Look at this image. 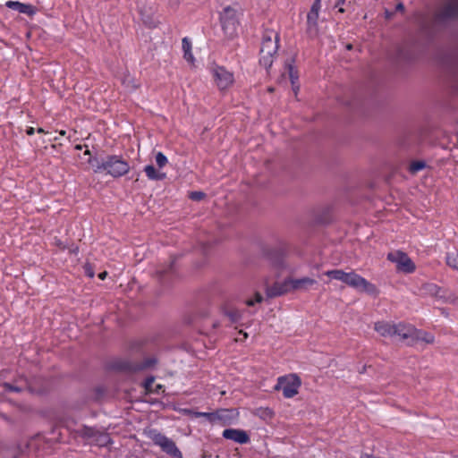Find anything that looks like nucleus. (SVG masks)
<instances>
[{
    "label": "nucleus",
    "mask_w": 458,
    "mask_h": 458,
    "mask_svg": "<svg viewBox=\"0 0 458 458\" xmlns=\"http://www.w3.org/2000/svg\"><path fill=\"white\" fill-rule=\"evenodd\" d=\"M95 173H103L109 174L114 178L121 177L130 171V165L126 159L121 156L110 155L102 161L97 158L89 159Z\"/></svg>",
    "instance_id": "nucleus-1"
},
{
    "label": "nucleus",
    "mask_w": 458,
    "mask_h": 458,
    "mask_svg": "<svg viewBox=\"0 0 458 458\" xmlns=\"http://www.w3.org/2000/svg\"><path fill=\"white\" fill-rule=\"evenodd\" d=\"M325 275L332 279L341 281L358 291L365 292L369 294L377 293V289L375 284L369 283L354 271L347 273L341 269H333L326 271Z\"/></svg>",
    "instance_id": "nucleus-2"
},
{
    "label": "nucleus",
    "mask_w": 458,
    "mask_h": 458,
    "mask_svg": "<svg viewBox=\"0 0 458 458\" xmlns=\"http://www.w3.org/2000/svg\"><path fill=\"white\" fill-rule=\"evenodd\" d=\"M279 34L273 30H266L262 36L259 51V64L265 69L271 67L278 50Z\"/></svg>",
    "instance_id": "nucleus-3"
},
{
    "label": "nucleus",
    "mask_w": 458,
    "mask_h": 458,
    "mask_svg": "<svg viewBox=\"0 0 458 458\" xmlns=\"http://www.w3.org/2000/svg\"><path fill=\"white\" fill-rule=\"evenodd\" d=\"M147 437L154 443V445L160 447V449L171 458H182V454L177 447L175 442L159 432L157 429H149L147 432Z\"/></svg>",
    "instance_id": "nucleus-4"
},
{
    "label": "nucleus",
    "mask_w": 458,
    "mask_h": 458,
    "mask_svg": "<svg viewBox=\"0 0 458 458\" xmlns=\"http://www.w3.org/2000/svg\"><path fill=\"white\" fill-rule=\"evenodd\" d=\"M408 324H392L386 321H378L374 324V329L383 337L394 338L396 341L405 342Z\"/></svg>",
    "instance_id": "nucleus-5"
},
{
    "label": "nucleus",
    "mask_w": 458,
    "mask_h": 458,
    "mask_svg": "<svg viewBox=\"0 0 458 458\" xmlns=\"http://www.w3.org/2000/svg\"><path fill=\"white\" fill-rule=\"evenodd\" d=\"M220 21L225 34L230 38L236 35L239 25L238 13L231 6L224 8L220 13Z\"/></svg>",
    "instance_id": "nucleus-6"
},
{
    "label": "nucleus",
    "mask_w": 458,
    "mask_h": 458,
    "mask_svg": "<svg viewBox=\"0 0 458 458\" xmlns=\"http://www.w3.org/2000/svg\"><path fill=\"white\" fill-rule=\"evenodd\" d=\"M386 259L395 264L396 270L404 274H411L416 270V265L409 256L402 250L390 251Z\"/></svg>",
    "instance_id": "nucleus-7"
},
{
    "label": "nucleus",
    "mask_w": 458,
    "mask_h": 458,
    "mask_svg": "<svg viewBox=\"0 0 458 458\" xmlns=\"http://www.w3.org/2000/svg\"><path fill=\"white\" fill-rule=\"evenodd\" d=\"M301 385L300 377L295 374H290L280 377L275 389H281L285 398H293L298 394Z\"/></svg>",
    "instance_id": "nucleus-8"
},
{
    "label": "nucleus",
    "mask_w": 458,
    "mask_h": 458,
    "mask_svg": "<svg viewBox=\"0 0 458 458\" xmlns=\"http://www.w3.org/2000/svg\"><path fill=\"white\" fill-rule=\"evenodd\" d=\"M78 433L81 437L90 440L92 443L101 447L112 444V439L107 433L101 432L94 428L82 426L78 430Z\"/></svg>",
    "instance_id": "nucleus-9"
},
{
    "label": "nucleus",
    "mask_w": 458,
    "mask_h": 458,
    "mask_svg": "<svg viewBox=\"0 0 458 458\" xmlns=\"http://www.w3.org/2000/svg\"><path fill=\"white\" fill-rule=\"evenodd\" d=\"M458 18V0H445L435 13L437 23H443Z\"/></svg>",
    "instance_id": "nucleus-10"
},
{
    "label": "nucleus",
    "mask_w": 458,
    "mask_h": 458,
    "mask_svg": "<svg viewBox=\"0 0 458 458\" xmlns=\"http://www.w3.org/2000/svg\"><path fill=\"white\" fill-rule=\"evenodd\" d=\"M407 330L408 332L405 339V343L407 344L411 345L419 341L424 342L426 344H433L435 341V337L432 334L426 331L416 329L411 325H408Z\"/></svg>",
    "instance_id": "nucleus-11"
},
{
    "label": "nucleus",
    "mask_w": 458,
    "mask_h": 458,
    "mask_svg": "<svg viewBox=\"0 0 458 458\" xmlns=\"http://www.w3.org/2000/svg\"><path fill=\"white\" fill-rule=\"evenodd\" d=\"M213 76L220 89L229 88L233 82V75L224 67H216L213 71Z\"/></svg>",
    "instance_id": "nucleus-12"
},
{
    "label": "nucleus",
    "mask_w": 458,
    "mask_h": 458,
    "mask_svg": "<svg viewBox=\"0 0 458 458\" xmlns=\"http://www.w3.org/2000/svg\"><path fill=\"white\" fill-rule=\"evenodd\" d=\"M419 291H420V294L422 296H431L433 298L439 299V300L445 298L444 290L433 283L423 284L420 287Z\"/></svg>",
    "instance_id": "nucleus-13"
},
{
    "label": "nucleus",
    "mask_w": 458,
    "mask_h": 458,
    "mask_svg": "<svg viewBox=\"0 0 458 458\" xmlns=\"http://www.w3.org/2000/svg\"><path fill=\"white\" fill-rule=\"evenodd\" d=\"M291 291L289 280L285 279L283 283H276L272 286L267 287L266 293L268 298H275Z\"/></svg>",
    "instance_id": "nucleus-14"
},
{
    "label": "nucleus",
    "mask_w": 458,
    "mask_h": 458,
    "mask_svg": "<svg viewBox=\"0 0 458 458\" xmlns=\"http://www.w3.org/2000/svg\"><path fill=\"white\" fill-rule=\"evenodd\" d=\"M225 439L233 440L239 444H246L250 441L249 435L242 429L226 428L223 431Z\"/></svg>",
    "instance_id": "nucleus-15"
},
{
    "label": "nucleus",
    "mask_w": 458,
    "mask_h": 458,
    "mask_svg": "<svg viewBox=\"0 0 458 458\" xmlns=\"http://www.w3.org/2000/svg\"><path fill=\"white\" fill-rule=\"evenodd\" d=\"M292 291H306L316 284V281L310 277L288 278Z\"/></svg>",
    "instance_id": "nucleus-16"
},
{
    "label": "nucleus",
    "mask_w": 458,
    "mask_h": 458,
    "mask_svg": "<svg viewBox=\"0 0 458 458\" xmlns=\"http://www.w3.org/2000/svg\"><path fill=\"white\" fill-rule=\"evenodd\" d=\"M6 6L18 11L20 13H27L30 14L32 13V7L30 4H25L22 3H20L18 1H8L6 3Z\"/></svg>",
    "instance_id": "nucleus-17"
},
{
    "label": "nucleus",
    "mask_w": 458,
    "mask_h": 458,
    "mask_svg": "<svg viewBox=\"0 0 458 458\" xmlns=\"http://www.w3.org/2000/svg\"><path fill=\"white\" fill-rule=\"evenodd\" d=\"M144 172L149 180L161 181L165 178V174L158 172L152 165H146Z\"/></svg>",
    "instance_id": "nucleus-18"
},
{
    "label": "nucleus",
    "mask_w": 458,
    "mask_h": 458,
    "mask_svg": "<svg viewBox=\"0 0 458 458\" xmlns=\"http://www.w3.org/2000/svg\"><path fill=\"white\" fill-rule=\"evenodd\" d=\"M182 47L184 59L188 63L192 64L194 63V56L191 52V42L189 40L188 38H182Z\"/></svg>",
    "instance_id": "nucleus-19"
},
{
    "label": "nucleus",
    "mask_w": 458,
    "mask_h": 458,
    "mask_svg": "<svg viewBox=\"0 0 458 458\" xmlns=\"http://www.w3.org/2000/svg\"><path fill=\"white\" fill-rule=\"evenodd\" d=\"M319 16L318 12H315L310 10V13L307 15V23H308V30L310 31H317L318 27V19Z\"/></svg>",
    "instance_id": "nucleus-20"
},
{
    "label": "nucleus",
    "mask_w": 458,
    "mask_h": 458,
    "mask_svg": "<svg viewBox=\"0 0 458 458\" xmlns=\"http://www.w3.org/2000/svg\"><path fill=\"white\" fill-rule=\"evenodd\" d=\"M445 262L451 268L458 270V252H447L445 256Z\"/></svg>",
    "instance_id": "nucleus-21"
},
{
    "label": "nucleus",
    "mask_w": 458,
    "mask_h": 458,
    "mask_svg": "<svg viewBox=\"0 0 458 458\" xmlns=\"http://www.w3.org/2000/svg\"><path fill=\"white\" fill-rule=\"evenodd\" d=\"M425 166L426 164L423 161H413L411 163L409 166V171L414 174H417L419 171L422 170L423 168H425Z\"/></svg>",
    "instance_id": "nucleus-22"
},
{
    "label": "nucleus",
    "mask_w": 458,
    "mask_h": 458,
    "mask_svg": "<svg viewBox=\"0 0 458 458\" xmlns=\"http://www.w3.org/2000/svg\"><path fill=\"white\" fill-rule=\"evenodd\" d=\"M225 315L230 318L232 322H237L242 318L241 312L235 309L227 310Z\"/></svg>",
    "instance_id": "nucleus-23"
},
{
    "label": "nucleus",
    "mask_w": 458,
    "mask_h": 458,
    "mask_svg": "<svg viewBox=\"0 0 458 458\" xmlns=\"http://www.w3.org/2000/svg\"><path fill=\"white\" fill-rule=\"evenodd\" d=\"M167 158L162 152L156 154V163L159 168H163L167 164Z\"/></svg>",
    "instance_id": "nucleus-24"
},
{
    "label": "nucleus",
    "mask_w": 458,
    "mask_h": 458,
    "mask_svg": "<svg viewBox=\"0 0 458 458\" xmlns=\"http://www.w3.org/2000/svg\"><path fill=\"white\" fill-rule=\"evenodd\" d=\"M287 67H288V72H289V77H290L292 85L294 86V83L297 82L298 78H299L298 73L294 70V68L292 64H288Z\"/></svg>",
    "instance_id": "nucleus-25"
},
{
    "label": "nucleus",
    "mask_w": 458,
    "mask_h": 458,
    "mask_svg": "<svg viewBox=\"0 0 458 458\" xmlns=\"http://www.w3.org/2000/svg\"><path fill=\"white\" fill-rule=\"evenodd\" d=\"M262 300H263L262 295L259 293H255V298L254 299L246 300L245 304L247 306H253L255 303L261 302Z\"/></svg>",
    "instance_id": "nucleus-26"
},
{
    "label": "nucleus",
    "mask_w": 458,
    "mask_h": 458,
    "mask_svg": "<svg viewBox=\"0 0 458 458\" xmlns=\"http://www.w3.org/2000/svg\"><path fill=\"white\" fill-rule=\"evenodd\" d=\"M4 387L5 391L17 392V393L21 392L22 389H23L21 386H13V385L9 384V383H5L4 385Z\"/></svg>",
    "instance_id": "nucleus-27"
},
{
    "label": "nucleus",
    "mask_w": 458,
    "mask_h": 458,
    "mask_svg": "<svg viewBox=\"0 0 458 458\" xmlns=\"http://www.w3.org/2000/svg\"><path fill=\"white\" fill-rule=\"evenodd\" d=\"M204 197H205V193H203L202 191H192L190 194V198L192 200H197V201L201 200Z\"/></svg>",
    "instance_id": "nucleus-28"
},
{
    "label": "nucleus",
    "mask_w": 458,
    "mask_h": 458,
    "mask_svg": "<svg viewBox=\"0 0 458 458\" xmlns=\"http://www.w3.org/2000/svg\"><path fill=\"white\" fill-rule=\"evenodd\" d=\"M154 381H155V380H154V377H148V378H147V379L145 380V382H144V387H145V389H146L147 391H148V392L153 391V390H152V386H153V384H154Z\"/></svg>",
    "instance_id": "nucleus-29"
},
{
    "label": "nucleus",
    "mask_w": 458,
    "mask_h": 458,
    "mask_svg": "<svg viewBox=\"0 0 458 458\" xmlns=\"http://www.w3.org/2000/svg\"><path fill=\"white\" fill-rule=\"evenodd\" d=\"M320 9H321V1L315 0L310 10L319 13Z\"/></svg>",
    "instance_id": "nucleus-30"
},
{
    "label": "nucleus",
    "mask_w": 458,
    "mask_h": 458,
    "mask_svg": "<svg viewBox=\"0 0 458 458\" xmlns=\"http://www.w3.org/2000/svg\"><path fill=\"white\" fill-rule=\"evenodd\" d=\"M345 0H338L335 4V7H339V12L340 13H344V9L343 7H340V5H343L344 4Z\"/></svg>",
    "instance_id": "nucleus-31"
},
{
    "label": "nucleus",
    "mask_w": 458,
    "mask_h": 458,
    "mask_svg": "<svg viewBox=\"0 0 458 458\" xmlns=\"http://www.w3.org/2000/svg\"><path fill=\"white\" fill-rule=\"evenodd\" d=\"M395 10L396 11H400V12H403L404 11V5L403 3H399L396 7H395Z\"/></svg>",
    "instance_id": "nucleus-32"
},
{
    "label": "nucleus",
    "mask_w": 458,
    "mask_h": 458,
    "mask_svg": "<svg viewBox=\"0 0 458 458\" xmlns=\"http://www.w3.org/2000/svg\"><path fill=\"white\" fill-rule=\"evenodd\" d=\"M197 416L198 417H206V418H209L211 416L210 413H208V412H198L197 413Z\"/></svg>",
    "instance_id": "nucleus-33"
},
{
    "label": "nucleus",
    "mask_w": 458,
    "mask_h": 458,
    "mask_svg": "<svg viewBox=\"0 0 458 458\" xmlns=\"http://www.w3.org/2000/svg\"><path fill=\"white\" fill-rule=\"evenodd\" d=\"M34 131H35V130H34V128H33V127H29V128L27 129V131H26V133H27L28 135H33V134H34Z\"/></svg>",
    "instance_id": "nucleus-34"
},
{
    "label": "nucleus",
    "mask_w": 458,
    "mask_h": 458,
    "mask_svg": "<svg viewBox=\"0 0 458 458\" xmlns=\"http://www.w3.org/2000/svg\"><path fill=\"white\" fill-rule=\"evenodd\" d=\"M106 276H107V273H106V271H104V272H102V273H100V274L98 275V277H99L100 279L104 280V279L106 278Z\"/></svg>",
    "instance_id": "nucleus-35"
},
{
    "label": "nucleus",
    "mask_w": 458,
    "mask_h": 458,
    "mask_svg": "<svg viewBox=\"0 0 458 458\" xmlns=\"http://www.w3.org/2000/svg\"><path fill=\"white\" fill-rule=\"evenodd\" d=\"M299 85L296 84V82L294 83V86H293V92L295 93V95L297 94L298 90H299Z\"/></svg>",
    "instance_id": "nucleus-36"
},
{
    "label": "nucleus",
    "mask_w": 458,
    "mask_h": 458,
    "mask_svg": "<svg viewBox=\"0 0 458 458\" xmlns=\"http://www.w3.org/2000/svg\"><path fill=\"white\" fill-rule=\"evenodd\" d=\"M240 334H242L243 335V338L246 339L248 337V335L247 333H244L242 331H240Z\"/></svg>",
    "instance_id": "nucleus-37"
},
{
    "label": "nucleus",
    "mask_w": 458,
    "mask_h": 458,
    "mask_svg": "<svg viewBox=\"0 0 458 458\" xmlns=\"http://www.w3.org/2000/svg\"><path fill=\"white\" fill-rule=\"evenodd\" d=\"M37 131H38V133H44V132H45V131H44V129H43V128H38V129L37 130Z\"/></svg>",
    "instance_id": "nucleus-38"
},
{
    "label": "nucleus",
    "mask_w": 458,
    "mask_h": 458,
    "mask_svg": "<svg viewBox=\"0 0 458 458\" xmlns=\"http://www.w3.org/2000/svg\"><path fill=\"white\" fill-rule=\"evenodd\" d=\"M84 154L85 155H90V151L87 149Z\"/></svg>",
    "instance_id": "nucleus-39"
},
{
    "label": "nucleus",
    "mask_w": 458,
    "mask_h": 458,
    "mask_svg": "<svg viewBox=\"0 0 458 458\" xmlns=\"http://www.w3.org/2000/svg\"><path fill=\"white\" fill-rule=\"evenodd\" d=\"M60 134L63 135V136L65 135V131H61Z\"/></svg>",
    "instance_id": "nucleus-40"
},
{
    "label": "nucleus",
    "mask_w": 458,
    "mask_h": 458,
    "mask_svg": "<svg viewBox=\"0 0 458 458\" xmlns=\"http://www.w3.org/2000/svg\"><path fill=\"white\" fill-rule=\"evenodd\" d=\"M89 276L90 277H93L94 274H93L92 272H89Z\"/></svg>",
    "instance_id": "nucleus-41"
},
{
    "label": "nucleus",
    "mask_w": 458,
    "mask_h": 458,
    "mask_svg": "<svg viewBox=\"0 0 458 458\" xmlns=\"http://www.w3.org/2000/svg\"><path fill=\"white\" fill-rule=\"evenodd\" d=\"M76 148H77V149H81V147L80 145H77V146H76Z\"/></svg>",
    "instance_id": "nucleus-42"
},
{
    "label": "nucleus",
    "mask_w": 458,
    "mask_h": 458,
    "mask_svg": "<svg viewBox=\"0 0 458 458\" xmlns=\"http://www.w3.org/2000/svg\"><path fill=\"white\" fill-rule=\"evenodd\" d=\"M347 48H348V49H351V48H352V46H351V45H348V46H347Z\"/></svg>",
    "instance_id": "nucleus-43"
},
{
    "label": "nucleus",
    "mask_w": 458,
    "mask_h": 458,
    "mask_svg": "<svg viewBox=\"0 0 458 458\" xmlns=\"http://www.w3.org/2000/svg\"><path fill=\"white\" fill-rule=\"evenodd\" d=\"M216 458H219V456H216Z\"/></svg>",
    "instance_id": "nucleus-44"
}]
</instances>
